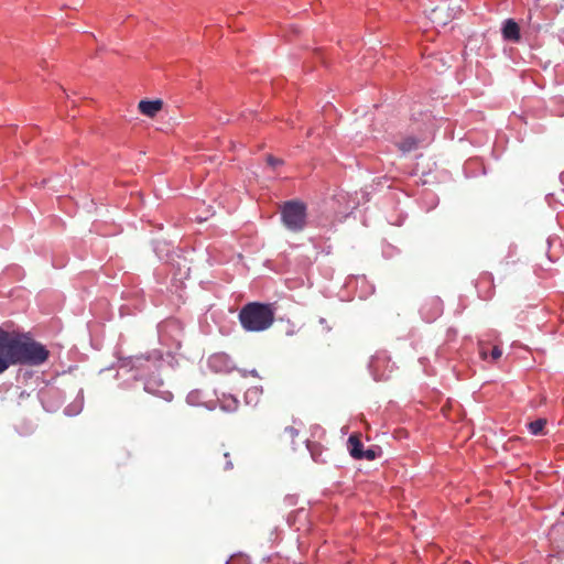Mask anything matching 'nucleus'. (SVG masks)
Wrapping results in <instances>:
<instances>
[{
  "instance_id": "nucleus-5",
  "label": "nucleus",
  "mask_w": 564,
  "mask_h": 564,
  "mask_svg": "<svg viewBox=\"0 0 564 564\" xmlns=\"http://www.w3.org/2000/svg\"><path fill=\"white\" fill-rule=\"evenodd\" d=\"M502 35L508 41L519 42L521 36L518 23L512 19L506 20L502 28Z\"/></svg>"
},
{
  "instance_id": "nucleus-9",
  "label": "nucleus",
  "mask_w": 564,
  "mask_h": 564,
  "mask_svg": "<svg viewBox=\"0 0 564 564\" xmlns=\"http://www.w3.org/2000/svg\"><path fill=\"white\" fill-rule=\"evenodd\" d=\"M440 12H441V10L438 8L433 9L431 19L433 22L445 25L447 23V20L440 17Z\"/></svg>"
},
{
  "instance_id": "nucleus-11",
  "label": "nucleus",
  "mask_w": 564,
  "mask_h": 564,
  "mask_svg": "<svg viewBox=\"0 0 564 564\" xmlns=\"http://www.w3.org/2000/svg\"><path fill=\"white\" fill-rule=\"evenodd\" d=\"M230 455V452L227 451L223 453V458L225 459L224 470H230L234 467L232 462L229 459Z\"/></svg>"
},
{
  "instance_id": "nucleus-10",
  "label": "nucleus",
  "mask_w": 564,
  "mask_h": 564,
  "mask_svg": "<svg viewBox=\"0 0 564 564\" xmlns=\"http://www.w3.org/2000/svg\"><path fill=\"white\" fill-rule=\"evenodd\" d=\"M377 457L376 448H368L362 453V459L372 460Z\"/></svg>"
},
{
  "instance_id": "nucleus-8",
  "label": "nucleus",
  "mask_w": 564,
  "mask_h": 564,
  "mask_svg": "<svg viewBox=\"0 0 564 564\" xmlns=\"http://www.w3.org/2000/svg\"><path fill=\"white\" fill-rule=\"evenodd\" d=\"M546 425L545 419H538L533 422L529 423V430L533 435L543 434L544 427Z\"/></svg>"
},
{
  "instance_id": "nucleus-4",
  "label": "nucleus",
  "mask_w": 564,
  "mask_h": 564,
  "mask_svg": "<svg viewBox=\"0 0 564 564\" xmlns=\"http://www.w3.org/2000/svg\"><path fill=\"white\" fill-rule=\"evenodd\" d=\"M139 111L150 118L156 116L163 108V101L161 99L155 100H141L138 105Z\"/></svg>"
},
{
  "instance_id": "nucleus-15",
  "label": "nucleus",
  "mask_w": 564,
  "mask_h": 564,
  "mask_svg": "<svg viewBox=\"0 0 564 564\" xmlns=\"http://www.w3.org/2000/svg\"><path fill=\"white\" fill-rule=\"evenodd\" d=\"M479 355L482 359H486L488 356V351H487L485 345H482V344H480V346H479Z\"/></svg>"
},
{
  "instance_id": "nucleus-12",
  "label": "nucleus",
  "mask_w": 564,
  "mask_h": 564,
  "mask_svg": "<svg viewBox=\"0 0 564 564\" xmlns=\"http://www.w3.org/2000/svg\"><path fill=\"white\" fill-rule=\"evenodd\" d=\"M490 356L492 360H498L502 356V350L498 346H495L490 351Z\"/></svg>"
},
{
  "instance_id": "nucleus-3",
  "label": "nucleus",
  "mask_w": 564,
  "mask_h": 564,
  "mask_svg": "<svg viewBox=\"0 0 564 564\" xmlns=\"http://www.w3.org/2000/svg\"><path fill=\"white\" fill-rule=\"evenodd\" d=\"M283 225L293 232L302 231L306 225V206L300 200H289L281 206Z\"/></svg>"
},
{
  "instance_id": "nucleus-7",
  "label": "nucleus",
  "mask_w": 564,
  "mask_h": 564,
  "mask_svg": "<svg viewBox=\"0 0 564 564\" xmlns=\"http://www.w3.org/2000/svg\"><path fill=\"white\" fill-rule=\"evenodd\" d=\"M402 152H410L417 147V140L413 137H408L398 144Z\"/></svg>"
},
{
  "instance_id": "nucleus-6",
  "label": "nucleus",
  "mask_w": 564,
  "mask_h": 564,
  "mask_svg": "<svg viewBox=\"0 0 564 564\" xmlns=\"http://www.w3.org/2000/svg\"><path fill=\"white\" fill-rule=\"evenodd\" d=\"M348 449L350 455L356 459H362V443L360 442L358 435L352 434L348 438Z\"/></svg>"
},
{
  "instance_id": "nucleus-2",
  "label": "nucleus",
  "mask_w": 564,
  "mask_h": 564,
  "mask_svg": "<svg viewBox=\"0 0 564 564\" xmlns=\"http://www.w3.org/2000/svg\"><path fill=\"white\" fill-rule=\"evenodd\" d=\"M238 318L246 332L259 333L273 324L274 310L271 304L250 302L239 311Z\"/></svg>"
},
{
  "instance_id": "nucleus-1",
  "label": "nucleus",
  "mask_w": 564,
  "mask_h": 564,
  "mask_svg": "<svg viewBox=\"0 0 564 564\" xmlns=\"http://www.w3.org/2000/svg\"><path fill=\"white\" fill-rule=\"evenodd\" d=\"M50 356L42 344L26 334L7 332L0 327V375L11 366H40Z\"/></svg>"
},
{
  "instance_id": "nucleus-14",
  "label": "nucleus",
  "mask_w": 564,
  "mask_h": 564,
  "mask_svg": "<svg viewBox=\"0 0 564 564\" xmlns=\"http://www.w3.org/2000/svg\"><path fill=\"white\" fill-rule=\"evenodd\" d=\"M284 432H285L286 434H289V436H290L292 440H294V438L297 436V434H299L297 430H296L295 427H293V426H288V427H285Z\"/></svg>"
},
{
  "instance_id": "nucleus-13",
  "label": "nucleus",
  "mask_w": 564,
  "mask_h": 564,
  "mask_svg": "<svg viewBox=\"0 0 564 564\" xmlns=\"http://www.w3.org/2000/svg\"><path fill=\"white\" fill-rule=\"evenodd\" d=\"M267 162H268V164H269V165H271V166H273V167H275V166H278V165H281V164L283 163V161H282V160L276 159V158H274V156H272V155H269V156L267 158Z\"/></svg>"
}]
</instances>
